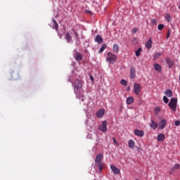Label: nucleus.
Segmentation results:
<instances>
[{
    "instance_id": "nucleus-1",
    "label": "nucleus",
    "mask_w": 180,
    "mask_h": 180,
    "mask_svg": "<svg viewBox=\"0 0 180 180\" xmlns=\"http://www.w3.org/2000/svg\"><path fill=\"white\" fill-rule=\"evenodd\" d=\"M74 92L79 98H84V89H82V82L76 79L73 83Z\"/></svg>"
},
{
    "instance_id": "nucleus-2",
    "label": "nucleus",
    "mask_w": 180,
    "mask_h": 180,
    "mask_svg": "<svg viewBox=\"0 0 180 180\" xmlns=\"http://www.w3.org/2000/svg\"><path fill=\"white\" fill-rule=\"evenodd\" d=\"M117 58V56L110 52H108L107 53L106 60L110 64H115L116 59Z\"/></svg>"
},
{
    "instance_id": "nucleus-3",
    "label": "nucleus",
    "mask_w": 180,
    "mask_h": 180,
    "mask_svg": "<svg viewBox=\"0 0 180 180\" xmlns=\"http://www.w3.org/2000/svg\"><path fill=\"white\" fill-rule=\"evenodd\" d=\"M176 105H178V99L175 98H172L168 105L173 110V112H176Z\"/></svg>"
},
{
    "instance_id": "nucleus-4",
    "label": "nucleus",
    "mask_w": 180,
    "mask_h": 180,
    "mask_svg": "<svg viewBox=\"0 0 180 180\" xmlns=\"http://www.w3.org/2000/svg\"><path fill=\"white\" fill-rule=\"evenodd\" d=\"M140 91H141V86L138 83H135L134 84V92L135 95H140Z\"/></svg>"
},
{
    "instance_id": "nucleus-5",
    "label": "nucleus",
    "mask_w": 180,
    "mask_h": 180,
    "mask_svg": "<svg viewBox=\"0 0 180 180\" xmlns=\"http://www.w3.org/2000/svg\"><path fill=\"white\" fill-rule=\"evenodd\" d=\"M165 61L169 67V68H172L174 65H175V62L172 60L169 57H167L165 58Z\"/></svg>"
},
{
    "instance_id": "nucleus-6",
    "label": "nucleus",
    "mask_w": 180,
    "mask_h": 180,
    "mask_svg": "<svg viewBox=\"0 0 180 180\" xmlns=\"http://www.w3.org/2000/svg\"><path fill=\"white\" fill-rule=\"evenodd\" d=\"M102 158H103V154L100 153L96 155V159H95V162L97 165L99 164H103L102 162Z\"/></svg>"
},
{
    "instance_id": "nucleus-7",
    "label": "nucleus",
    "mask_w": 180,
    "mask_h": 180,
    "mask_svg": "<svg viewBox=\"0 0 180 180\" xmlns=\"http://www.w3.org/2000/svg\"><path fill=\"white\" fill-rule=\"evenodd\" d=\"M99 130H101V131H103V133L108 131V122L106 121L103 122L102 126L99 127Z\"/></svg>"
},
{
    "instance_id": "nucleus-8",
    "label": "nucleus",
    "mask_w": 180,
    "mask_h": 180,
    "mask_svg": "<svg viewBox=\"0 0 180 180\" xmlns=\"http://www.w3.org/2000/svg\"><path fill=\"white\" fill-rule=\"evenodd\" d=\"M105 115V110L103 109H100L98 111L96 112V116L98 119H101L103 117V115Z\"/></svg>"
},
{
    "instance_id": "nucleus-9",
    "label": "nucleus",
    "mask_w": 180,
    "mask_h": 180,
    "mask_svg": "<svg viewBox=\"0 0 180 180\" xmlns=\"http://www.w3.org/2000/svg\"><path fill=\"white\" fill-rule=\"evenodd\" d=\"M167 125V120L163 119L159 122V129L160 130L164 129L165 126Z\"/></svg>"
},
{
    "instance_id": "nucleus-10",
    "label": "nucleus",
    "mask_w": 180,
    "mask_h": 180,
    "mask_svg": "<svg viewBox=\"0 0 180 180\" xmlns=\"http://www.w3.org/2000/svg\"><path fill=\"white\" fill-rule=\"evenodd\" d=\"M153 68L155 71H158V72L161 73L162 71V67L160 66L158 63H154Z\"/></svg>"
},
{
    "instance_id": "nucleus-11",
    "label": "nucleus",
    "mask_w": 180,
    "mask_h": 180,
    "mask_svg": "<svg viewBox=\"0 0 180 180\" xmlns=\"http://www.w3.org/2000/svg\"><path fill=\"white\" fill-rule=\"evenodd\" d=\"M110 168H111L113 174H115V175H118V174H120V169H119L117 167H116V166L111 165Z\"/></svg>"
},
{
    "instance_id": "nucleus-12",
    "label": "nucleus",
    "mask_w": 180,
    "mask_h": 180,
    "mask_svg": "<svg viewBox=\"0 0 180 180\" xmlns=\"http://www.w3.org/2000/svg\"><path fill=\"white\" fill-rule=\"evenodd\" d=\"M129 77L131 79H133L134 78L136 77V69L134 68H130Z\"/></svg>"
},
{
    "instance_id": "nucleus-13",
    "label": "nucleus",
    "mask_w": 180,
    "mask_h": 180,
    "mask_svg": "<svg viewBox=\"0 0 180 180\" xmlns=\"http://www.w3.org/2000/svg\"><path fill=\"white\" fill-rule=\"evenodd\" d=\"M134 134L135 136H138V137H143V136H144V131L135 129Z\"/></svg>"
},
{
    "instance_id": "nucleus-14",
    "label": "nucleus",
    "mask_w": 180,
    "mask_h": 180,
    "mask_svg": "<svg viewBox=\"0 0 180 180\" xmlns=\"http://www.w3.org/2000/svg\"><path fill=\"white\" fill-rule=\"evenodd\" d=\"M95 41L98 44H101L103 43V39L102 38V37H101V35L98 34L95 38Z\"/></svg>"
},
{
    "instance_id": "nucleus-15",
    "label": "nucleus",
    "mask_w": 180,
    "mask_h": 180,
    "mask_svg": "<svg viewBox=\"0 0 180 180\" xmlns=\"http://www.w3.org/2000/svg\"><path fill=\"white\" fill-rule=\"evenodd\" d=\"M146 47L148 50L153 47V40H151V38H150L149 40L146 43Z\"/></svg>"
},
{
    "instance_id": "nucleus-16",
    "label": "nucleus",
    "mask_w": 180,
    "mask_h": 180,
    "mask_svg": "<svg viewBox=\"0 0 180 180\" xmlns=\"http://www.w3.org/2000/svg\"><path fill=\"white\" fill-rule=\"evenodd\" d=\"M150 127H151V129H153V130H155V129H157V127H158V124L155 122H154V120H151V123L150 124Z\"/></svg>"
},
{
    "instance_id": "nucleus-17",
    "label": "nucleus",
    "mask_w": 180,
    "mask_h": 180,
    "mask_svg": "<svg viewBox=\"0 0 180 180\" xmlns=\"http://www.w3.org/2000/svg\"><path fill=\"white\" fill-rule=\"evenodd\" d=\"M165 94L166 95V96H167V98H172V90L171 89H167L165 91Z\"/></svg>"
},
{
    "instance_id": "nucleus-18",
    "label": "nucleus",
    "mask_w": 180,
    "mask_h": 180,
    "mask_svg": "<svg viewBox=\"0 0 180 180\" xmlns=\"http://www.w3.org/2000/svg\"><path fill=\"white\" fill-rule=\"evenodd\" d=\"M157 140L158 141H164V140H165V135H164V134H159Z\"/></svg>"
},
{
    "instance_id": "nucleus-19",
    "label": "nucleus",
    "mask_w": 180,
    "mask_h": 180,
    "mask_svg": "<svg viewBox=\"0 0 180 180\" xmlns=\"http://www.w3.org/2000/svg\"><path fill=\"white\" fill-rule=\"evenodd\" d=\"M75 58L76 61H81V60H82V55L78 52H76Z\"/></svg>"
},
{
    "instance_id": "nucleus-20",
    "label": "nucleus",
    "mask_w": 180,
    "mask_h": 180,
    "mask_svg": "<svg viewBox=\"0 0 180 180\" xmlns=\"http://www.w3.org/2000/svg\"><path fill=\"white\" fill-rule=\"evenodd\" d=\"M52 22H53V29H55V30H56V32H58V23L57 22V21L55 19H53Z\"/></svg>"
},
{
    "instance_id": "nucleus-21",
    "label": "nucleus",
    "mask_w": 180,
    "mask_h": 180,
    "mask_svg": "<svg viewBox=\"0 0 180 180\" xmlns=\"http://www.w3.org/2000/svg\"><path fill=\"white\" fill-rule=\"evenodd\" d=\"M134 102V98L129 96L127 98V104L131 105Z\"/></svg>"
},
{
    "instance_id": "nucleus-22",
    "label": "nucleus",
    "mask_w": 180,
    "mask_h": 180,
    "mask_svg": "<svg viewBox=\"0 0 180 180\" xmlns=\"http://www.w3.org/2000/svg\"><path fill=\"white\" fill-rule=\"evenodd\" d=\"M65 39L68 43H71V35L70 34V32H67Z\"/></svg>"
},
{
    "instance_id": "nucleus-23",
    "label": "nucleus",
    "mask_w": 180,
    "mask_h": 180,
    "mask_svg": "<svg viewBox=\"0 0 180 180\" xmlns=\"http://www.w3.org/2000/svg\"><path fill=\"white\" fill-rule=\"evenodd\" d=\"M119 44H115L112 46V50L115 53H119Z\"/></svg>"
},
{
    "instance_id": "nucleus-24",
    "label": "nucleus",
    "mask_w": 180,
    "mask_h": 180,
    "mask_svg": "<svg viewBox=\"0 0 180 180\" xmlns=\"http://www.w3.org/2000/svg\"><path fill=\"white\" fill-rule=\"evenodd\" d=\"M136 143H134V141L130 139L128 142V146L129 147V148H134V145Z\"/></svg>"
},
{
    "instance_id": "nucleus-25",
    "label": "nucleus",
    "mask_w": 180,
    "mask_h": 180,
    "mask_svg": "<svg viewBox=\"0 0 180 180\" xmlns=\"http://www.w3.org/2000/svg\"><path fill=\"white\" fill-rule=\"evenodd\" d=\"M106 47H107L106 44H103L99 50V53H103V51H105V50H106Z\"/></svg>"
},
{
    "instance_id": "nucleus-26",
    "label": "nucleus",
    "mask_w": 180,
    "mask_h": 180,
    "mask_svg": "<svg viewBox=\"0 0 180 180\" xmlns=\"http://www.w3.org/2000/svg\"><path fill=\"white\" fill-rule=\"evenodd\" d=\"M141 51H143V49L141 48H139L136 52H135V54L136 56V57H139L140 56V53H141Z\"/></svg>"
},
{
    "instance_id": "nucleus-27",
    "label": "nucleus",
    "mask_w": 180,
    "mask_h": 180,
    "mask_svg": "<svg viewBox=\"0 0 180 180\" xmlns=\"http://www.w3.org/2000/svg\"><path fill=\"white\" fill-rule=\"evenodd\" d=\"M166 20L167 22H171V20H172V18L169 14H166Z\"/></svg>"
},
{
    "instance_id": "nucleus-28",
    "label": "nucleus",
    "mask_w": 180,
    "mask_h": 180,
    "mask_svg": "<svg viewBox=\"0 0 180 180\" xmlns=\"http://www.w3.org/2000/svg\"><path fill=\"white\" fill-rule=\"evenodd\" d=\"M98 166V169L100 172H102V169H103V163H101L97 165Z\"/></svg>"
},
{
    "instance_id": "nucleus-29",
    "label": "nucleus",
    "mask_w": 180,
    "mask_h": 180,
    "mask_svg": "<svg viewBox=\"0 0 180 180\" xmlns=\"http://www.w3.org/2000/svg\"><path fill=\"white\" fill-rule=\"evenodd\" d=\"M120 84L121 85H124V86H126V85H127V82L124 79H122Z\"/></svg>"
},
{
    "instance_id": "nucleus-30",
    "label": "nucleus",
    "mask_w": 180,
    "mask_h": 180,
    "mask_svg": "<svg viewBox=\"0 0 180 180\" xmlns=\"http://www.w3.org/2000/svg\"><path fill=\"white\" fill-rule=\"evenodd\" d=\"M180 166L179 164H176L174 167L172 169V171H174V169H179Z\"/></svg>"
},
{
    "instance_id": "nucleus-31",
    "label": "nucleus",
    "mask_w": 180,
    "mask_h": 180,
    "mask_svg": "<svg viewBox=\"0 0 180 180\" xmlns=\"http://www.w3.org/2000/svg\"><path fill=\"white\" fill-rule=\"evenodd\" d=\"M158 30H162L164 29V25L163 24H160L158 26Z\"/></svg>"
},
{
    "instance_id": "nucleus-32",
    "label": "nucleus",
    "mask_w": 180,
    "mask_h": 180,
    "mask_svg": "<svg viewBox=\"0 0 180 180\" xmlns=\"http://www.w3.org/2000/svg\"><path fill=\"white\" fill-rule=\"evenodd\" d=\"M163 101H164L165 103H168V102H169V100L165 96H163Z\"/></svg>"
},
{
    "instance_id": "nucleus-33",
    "label": "nucleus",
    "mask_w": 180,
    "mask_h": 180,
    "mask_svg": "<svg viewBox=\"0 0 180 180\" xmlns=\"http://www.w3.org/2000/svg\"><path fill=\"white\" fill-rule=\"evenodd\" d=\"M158 57H161V53L160 52L157 53L154 56L155 58H158Z\"/></svg>"
},
{
    "instance_id": "nucleus-34",
    "label": "nucleus",
    "mask_w": 180,
    "mask_h": 180,
    "mask_svg": "<svg viewBox=\"0 0 180 180\" xmlns=\"http://www.w3.org/2000/svg\"><path fill=\"white\" fill-rule=\"evenodd\" d=\"M139 30V29L137 27H134L132 29V32L133 33H137V31Z\"/></svg>"
},
{
    "instance_id": "nucleus-35",
    "label": "nucleus",
    "mask_w": 180,
    "mask_h": 180,
    "mask_svg": "<svg viewBox=\"0 0 180 180\" xmlns=\"http://www.w3.org/2000/svg\"><path fill=\"white\" fill-rule=\"evenodd\" d=\"M155 112H158H158H161V108L160 107H157V108H155Z\"/></svg>"
},
{
    "instance_id": "nucleus-36",
    "label": "nucleus",
    "mask_w": 180,
    "mask_h": 180,
    "mask_svg": "<svg viewBox=\"0 0 180 180\" xmlns=\"http://www.w3.org/2000/svg\"><path fill=\"white\" fill-rule=\"evenodd\" d=\"M174 124H175V126H179L180 122L176 120V121H175Z\"/></svg>"
},
{
    "instance_id": "nucleus-37",
    "label": "nucleus",
    "mask_w": 180,
    "mask_h": 180,
    "mask_svg": "<svg viewBox=\"0 0 180 180\" xmlns=\"http://www.w3.org/2000/svg\"><path fill=\"white\" fill-rule=\"evenodd\" d=\"M112 140H113V142H114L115 144H117V141H116V139L112 138Z\"/></svg>"
},
{
    "instance_id": "nucleus-38",
    "label": "nucleus",
    "mask_w": 180,
    "mask_h": 180,
    "mask_svg": "<svg viewBox=\"0 0 180 180\" xmlns=\"http://www.w3.org/2000/svg\"><path fill=\"white\" fill-rule=\"evenodd\" d=\"M169 34H170L169 31H168L167 32V39L169 38Z\"/></svg>"
},
{
    "instance_id": "nucleus-39",
    "label": "nucleus",
    "mask_w": 180,
    "mask_h": 180,
    "mask_svg": "<svg viewBox=\"0 0 180 180\" xmlns=\"http://www.w3.org/2000/svg\"><path fill=\"white\" fill-rule=\"evenodd\" d=\"M86 13H92V12H91V11H89V10L86 11Z\"/></svg>"
},
{
    "instance_id": "nucleus-40",
    "label": "nucleus",
    "mask_w": 180,
    "mask_h": 180,
    "mask_svg": "<svg viewBox=\"0 0 180 180\" xmlns=\"http://www.w3.org/2000/svg\"><path fill=\"white\" fill-rule=\"evenodd\" d=\"M152 22L154 23V22H155V20H152Z\"/></svg>"
},
{
    "instance_id": "nucleus-41",
    "label": "nucleus",
    "mask_w": 180,
    "mask_h": 180,
    "mask_svg": "<svg viewBox=\"0 0 180 180\" xmlns=\"http://www.w3.org/2000/svg\"><path fill=\"white\" fill-rule=\"evenodd\" d=\"M75 36H78V33H75Z\"/></svg>"
},
{
    "instance_id": "nucleus-42",
    "label": "nucleus",
    "mask_w": 180,
    "mask_h": 180,
    "mask_svg": "<svg viewBox=\"0 0 180 180\" xmlns=\"http://www.w3.org/2000/svg\"><path fill=\"white\" fill-rule=\"evenodd\" d=\"M90 79H94V77H91Z\"/></svg>"
},
{
    "instance_id": "nucleus-43",
    "label": "nucleus",
    "mask_w": 180,
    "mask_h": 180,
    "mask_svg": "<svg viewBox=\"0 0 180 180\" xmlns=\"http://www.w3.org/2000/svg\"><path fill=\"white\" fill-rule=\"evenodd\" d=\"M179 9H180V4L179 5Z\"/></svg>"
}]
</instances>
